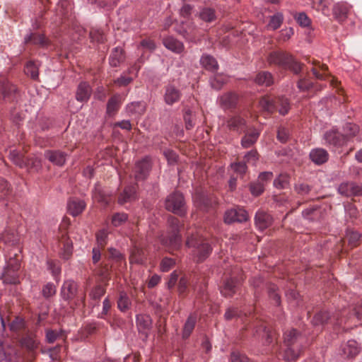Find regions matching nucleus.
<instances>
[{
    "label": "nucleus",
    "mask_w": 362,
    "mask_h": 362,
    "mask_svg": "<svg viewBox=\"0 0 362 362\" xmlns=\"http://www.w3.org/2000/svg\"><path fill=\"white\" fill-rule=\"evenodd\" d=\"M25 327V322L21 317H16L9 325L10 329L17 332Z\"/></svg>",
    "instance_id": "obj_60"
},
{
    "label": "nucleus",
    "mask_w": 362,
    "mask_h": 362,
    "mask_svg": "<svg viewBox=\"0 0 362 362\" xmlns=\"http://www.w3.org/2000/svg\"><path fill=\"white\" fill-rule=\"evenodd\" d=\"M136 187L134 185L126 187L120 194L118 203L121 205L132 202L135 198Z\"/></svg>",
    "instance_id": "obj_28"
},
{
    "label": "nucleus",
    "mask_w": 362,
    "mask_h": 362,
    "mask_svg": "<svg viewBox=\"0 0 362 362\" xmlns=\"http://www.w3.org/2000/svg\"><path fill=\"white\" fill-rule=\"evenodd\" d=\"M329 313L327 311H321L315 315L313 319L314 325H322L330 320Z\"/></svg>",
    "instance_id": "obj_46"
},
{
    "label": "nucleus",
    "mask_w": 362,
    "mask_h": 362,
    "mask_svg": "<svg viewBox=\"0 0 362 362\" xmlns=\"http://www.w3.org/2000/svg\"><path fill=\"white\" fill-rule=\"evenodd\" d=\"M303 337L296 329H293L284 333L285 349L281 354L285 361L296 360L301 352Z\"/></svg>",
    "instance_id": "obj_1"
},
{
    "label": "nucleus",
    "mask_w": 362,
    "mask_h": 362,
    "mask_svg": "<svg viewBox=\"0 0 362 362\" xmlns=\"http://www.w3.org/2000/svg\"><path fill=\"white\" fill-rule=\"evenodd\" d=\"M119 108L118 98L116 96L111 98L107 104V113L109 115L115 114V112Z\"/></svg>",
    "instance_id": "obj_56"
},
{
    "label": "nucleus",
    "mask_w": 362,
    "mask_h": 362,
    "mask_svg": "<svg viewBox=\"0 0 362 362\" xmlns=\"http://www.w3.org/2000/svg\"><path fill=\"white\" fill-rule=\"evenodd\" d=\"M73 252V245L71 242L66 240L63 245L62 251L60 253V256L64 259H69Z\"/></svg>",
    "instance_id": "obj_55"
},
{
    "label": "nucleus",
    "mask_w": 362,
    "mask_h": 362,
    "mask_svg": "<svg viewBox=\"0 0 362 362\" xmlns=\"http://www.w3.org/2000/svg\"><path fill=\"white\" fill-rule=\"evenodd\" d=\"M77 293V284L73 280L65 281L61 288V296L64 300L74 298Z\"/></svg>",
    "instance_id": "obj_14"
},
{
    "label": "nucleus",
    "mask_w": 362,
    "mask_h": 362,
    "mask_svg": "<svg viewBox=\"0 0 362 362\" xmlns=\"http://www.w3.org/2000/svg\"><path fill=\"white\" fill-rule=\"evenodd\" d=\"M283 21L284 15L280 12H277L270 17L267 27L272 30H275L281 27Z\"/></svg>",
    "instance_id": "obj_39"
},
{
    "label": "nucleus",
    "mask_w": 362,
    "mask_h": 362,
    "mask_svg": "<svg viewBox=\"0 0 362 362\" xmlns=\"http://www.w3.org/2000/svg\"><path fill=\"white\" fill-rule=\"evenodd\" d=\"M169 231L167 235H161V243L168 247L170 250H177L181 247L182 238L179 233L180 221L174 217L170 216L168 219Z\"/></svg>",
    "instance_id": "obj_4"
},
{
    "label": "nucleus",
    "mask_w": 362,
    "mask_h": 362,
    "mask_svg": "<svg viewBox=\"0 0 362 362\" xmlns=\"http://www.w3.org/2000/svg\"><path fill=\"white\" fill-rule=\"evenodd\" d=\"M47 268L51 272L54 279H57L61 273V267L59 263L54 260L47 262Z\"/></svg>",
    "instance_id": "obj_51"
},
{
    "label": "nucleus",
    "mask_w": 362,
    "mask_h": 362,
    "mask_svg": "<svg viewBox=\"0 0 362 362\" xmlns=\"http://www.w3.org/2000/svg\"><path fill=\"white\" fill-rule=\"evenodd\" d=\"M255 81L259 85L269 86L273 83V78L271 73L268 71H262L257 75Z\"/></svg>",
    "instance_id": "obj_38"
},
{
    "label": "nucleus",
    "mask_w": 362,
    "mask_h": 362,
    "mask_svg": "<svg viewBox=\"0 0 362 362\" xmlns=\"http://www.w3.org/2000/svg\"><path fill=\"white\" fill-rule=\"evenodd\" d=\"M289 131L284 127H280L277 132V139L281 143H286L289 138Z\"/></svg>",
    "instance_id": "obj_62"
},
{
    "label": "nucleus",
    "mask_w": 362,
    "mask_h": 362,
    "mask_svg": "<svg viewBox=\"0 0 362 362\" xmlns=\"http://www.w3.org/2000/svg\"><path fill=\"white\" fill-rule=\"evenodd\" d=\"M0 83L4 100L6 101L16 100L18 95L16 87L6 79L0 80Z\"/></svg>",
    "instance_id": "obj_12"
},
{
    "label": "nucleus",
    "mask_w": 362,
    "mask_h": 362,
    "mask_svg": "<svg viewBox=\"0 0 362 362\" xmlns=\"http://www.w3.org/2000/svg\"><path fill=\"white\" fill-rule=\"evenodd\" d=\"M226 127L230 131L241 134L245 132L246 121L239 115L233 116L226 121Z\"/></svg>",
    "instance_id": "obj_13"
},
{
    "label": "nucleus",
    "mask_w": 362,
    "mask_h": 362,
    "mask_svg": "<svg viewBox=\"0 0 362 362\" xmlns=\"http://www.w3.org/2000/svg\"><path fill=\"white\" fill-rule=\"evenodd\" d=\"M361 237V235L358 231L352 230H348L346 231V238L348 240L349 244L351 246H356Z\"/></svg>",
    "instance_id": "obj_52"
},
{
    "label": "nucleus",
    "mask_w": 362,
    "mask_h": 362,
    "mask_svg": "<svg viewBox=\"0 0 362 362\" xmlns=\"http://www.w3.org/2000/svg\"><path fill=\"white\" fill-rule=\"evenodd\" d=\"M277 286L274 284H272L268 288L269 296L272 300H273L274 303L279 306L280 305V296L277 292Z\"/></svg>",
    "instance_id": "obj_50"
},
{
    "label": "nucleus",
    "mask_w": 362,
    "mask_h": 362,
    "mask_svg": "<svg viewBox=\"0 0 362 362\" xmlns=\"http://www.w3.org/2000/svg\"><path fill=\"white\" fill-rule=\"evenodd\" d=\"M200 63L203 67L210 71H216L218 65L214 57L209 54H203L200 59Z\"/></svg>",
    "instance_id": "obj_31"
},
{
    "label": "nucleus",
    "mask_w": 362,
    "mask_h": 362,
    "mask_svg": "<svg viewBox=\"0 0 362 362\" xmlns=\"http://www.w3.org/2000/svg\"><path fill=\"white\" fill-rule=\"evenodd\" d=\"M24 71L26 75L30 76L33 79L36 80L38 78V66L33 62H29L26 64Z\"/></svg>",
    "instance_id": "obj_43"
},
{
    "label": "nucleus",
    "mask_w": 362,
    "mask_h": 362,
    "mask_svg": "<svg viewBox=\"0 0 362 362\" xmlns=\"http://www.w3.org/2000/svg\"><path fill=\"white\" fill-rule=\"evenodd\" d=\"M230 362H248V358L238 351L231 353Z\"/></svg>",
    "instance_id": "obj_63"
},
{
    "label": "nucleus",
    "mask_w": 362,
    "mask_h": 362,
    "mask_svg": "<svg viewBox=\"0 0 362 362\" xmlns=\"http://www.w3.org/2000/svg\"><path fill=\"white\" fill-rule=\"evenodd\" d=\"M123 59H124V57H123L122 49H121L119 47H115L112 50V52L110 56L109 62H110V66H112L113 67H117L119 65L121 62L123 61Z\"/></svg>",
    "instance_id": "obj_34"
},
{
    "label": "nucleus",
    "mask_w": 362,
    "mask_h": 362,
    "mask_svg": "<svg viewBox=\"0 0 362 362\" xmlns=\"http://www.w3.org/2000/svg\"><path fill=\"white\" fill-rule=\"evenodd\" d=\"M25 43H32L34 45H39L42 47L47 45V40L43 35L30 33L28 34L24 38Z\"/></svg>",
    "instance_id": "obj_33"
},
{
    "label": "nucleus",
    "mask_w": 362,
    "mask_h": 362,
    "mask_svg": "<svg viewBox=\"0 0 362 362\" xmlns=\"http://www.w3.org/2000/svg\"><path fill=\"white\" fill-rule=\"evenodd\" d=\"M248 219L247 212L243 208H234L226 211L224 221L226 223L245 222Z\"/></svg>",
    "instance_id": "obj_8"
},
{
    "label": "nucleus",
    "mask_w": 362,
    "mask_h": 362,
    "mask_svg": "<svg viewBox=\"0 0 362 362\" xmlns=\"http://www.w3.org/2000/svg\"><path fill=\"white\" fill-rule=\"evenodd\" d=\"M245 163H248L252 165H256L259 160V154L257 150L253 149L248 151L244 156Z\"/></svg>",
    "instance_id": "obj_58"
},
{
    "label": "nucleus",
    "mask_w": 362,
    "mask_h": 362,
    "mask_svg": "<svg viewBox=\"0 0 362 362\" xmlns=\"http://www.w3.org/2000/svg\"><path fill=\"white\" fill-rule=\"evenodd\" d=\"M0 362H18L16 353L6 352L0 344Z\"/></svg>",
    "instance_id": "obj_44"
},
{
    "label": "nucleus",
    "mask_w": 362,
    "mask_h": 362,
    "mask_svg": "<svg viewBox=\"0 0 362 362\" xmlns=\"http://www.w3.org/2000/svg\"><path fill=\"white\" fill-rule=\"evenodd\" d=\"M42 296L45 298H49L56 293V287L52 283H47L44 286L42 291Z\"/></svg>",
    "instance_id": "obj_61"
},
{
    "label": "nucleus",
    "mask_w": 362,
    "mask_h": 362,
    "mask_svg": "<svg viewBox=\"0 0 362 362\" xmlns=\"http://www.w3.org/2000/svg\"><path fill=\"white\" fill-rule=\"evenodd\" d=\"M267 61L270 64H275L285 69L290 70L295 74H298L302 69V64L297 62L292 55L281 51L272 52Z\"/></svg>",
    "instance_id": "obj_3"
},
{
    "label": "nucleus",
    "mask_w": 362,
    "mask_h": 362,
    "mask_svg": "<svg viewBox=\"0 0 362 362\" xmlns=\"http://www.w3.org/2000/svg\"><path fill=\"white\" fill-rule=\"evenodd\" d=\"M92 198L102 205L107 206L110 200L109 194L103 189L99 183L95 185L92 192Z\"/></svg>",
    "instance_id": "obj_19"
},
{
    "label": "nucleus",
    "mask_w": 362,
    "mask_h": 362,
    "mask_svg": "<svg viewBox=\"0 0 362 362\" xmlns=\"http://www.w3.org/2000/svg\"><path fill=\"white\" fill-rule=\"evenodd\" d=\"M163 45L167 49L175 53H181L184 49L182 42L173 37H165L163 39Z\"/></svg>",
    "instance_id": "obj_27"
},
{
    "label": "nucleus",
    "mask_w": 362,
    "mask_h": 362,
    "mask_svg": "<svg viewBox=\"0 0 362 362\" xmlns=\"http://www.w3.org/2000/svg\"><path fill=\"white\" fill-rule=\"evenodd\" d=\"M233 170L240 175H244L247 169V165L245 162H238L235 163L231 165Z\"/></svg>",
    "instance_id": "obj_64"
},
{
    "label": "nucleus",
    "mask_w": 362,
    "mask_h": 362,
    "mask_svg": "<svg viewBox=\"0 0 362 362\" xmlns=\"http://www.w3.org/2000/svg\"><path fill=\"white\" fill-rule=\"evenodd\" d=\"M175 264V260L170 257H164L160 264L161 272H167Z\"/></svg>",
    "instance_id": "obj_57"
},
{
    "label": "nucleus",
    "mask_w": 362,
    "mask_h": 362,
    "mask_svg": "<svg viewBox=\"0 0 362 362\" xmlns=\"http://www.w3.org/2000/svg\"><path fill=\"white\" fill-rule=\"evenodd\" d=\"M21 343L23 347L33 351L37 348L39 341L34 334H29L21 339Z\"/></svg>",
    "instance_id": "obj_32"
},
{
    "label": "nucleus",
    "mask_w": 362,
    "mask_h": 362,
    "mask_svg": "<svg viewBox=\"0 0 362 362\" xmlns=\"http://www.w3.org/2000/svg\"><path fill=\"white\" fill-rule=\"evenodd\" d=\"M259 106L262 111L272 114L276 110V98L274 100L269 95H264L260 98Z\"/></svg>",
    "instance_id": "obj_24"
},
{
    "label": "nucleus",
    "mask_w": 362,
    "mask_h": 362,
    "mask_svg": "<svg viewBox=\"0 0 362 362\" xmlns=\"http://www.w3.org/2000/svg\"><path fill=\"white\" fill-rule=\"evenodd\" d=\"M105 289L101 286L98 285L94 287L90 292L89 296L92 300H98L105 294Z\"/></svg>",
    "instance_id": "obj_54"
},
{
    "label": "nucleus",
    "mask_w": 362,
    "mask_h": 362,
    "mask_svg": "<svg viewBox=\"0 0 362 362\" xmlns=\"http://www.w3.org/2000/svg\"><path fill=\"white\" fill-rule=\"evenodd\" d=\"M21 264L18 259L10 258L1 274L0 279L4 284H17L20 282L18 271Z\"/></svg>",
    "instance_id": "obj_5"
},
{
    "label": "nucleus",
    "mask_w": 362,
    "mask_h": 362,
    "mask_svg": "<svg viewBox=\"0 0 362 362\" xmlns=\"http://www.w3.org/2000/svg\"><path fill=\"white\" fill-rule=\"evenodd\" d=\"M130 300L127 295L124 292H121L119 298L117 300V307L119 310L124 312L129 308Z\"/></svg>",
    "instance_id": "obj_45"
},
{
    "label": "nucleus",
    "mask_w": 362,
    "mask_h": 362,
    "mask_svg": "<svg viewBox=\"0 0 362 362\" xmlns=\"http://www.w3.org/2000/svg\"><path fill=\"white\" fill-rule=\"evenodd\" d=\"M86 206L83 200L76 198L70 199L67 203L68 212L73 216H76L81 214Z\"/></svg>",
    "instance_id": "obj_21"
},
{
    "label": "nucleus",
    "mask_w": 362,
    "mask_h": 362,
    "mask_svg": "<svg viewBox=\"0 0 362 362\" xmlns=\"http://www.w3.org/2000/svg\"><path fill=\"white\" fill-rule=\"evenodd\" d=\"M197 322V316L194 314H191L187 321L185 323L183 327V338H188L193 331Z\"/></svg>",
    "instance_id": "obj_35"
},
{
    "label": "nucleus",
    "mask_w": 362,
    "mask_h": 362,
    "mask_svg": "<svg viewBox=\"0 0 362 362\" xmlns=\"http://www.w3.org/2000/svg\"><path fill=\"white\" fill-rule=\"evenodd\" d=\"M180 90L173 85H168L165 89L164 100L168 105L178 102L181 98Z\"/></svg>",
    "instance_id": "obj_15"
},
{
    "label": "nucleus",
    "mask_w": 362,
    "mask_h": 362,
    "mask_svg": "<svg viewBox=\"0 0 362 362\" xmlns=\"http://www.w3.org/2000/svg\"><path fill=\"white\" fill-rule=\"evenodd\" d=\"M136 324L140 328L148 329L151 326V320L148 315H136Z\"/></svg>",
    "instance_id": "obj_53"
},
{
    "label": "nucleus",
    "mask_w": 362,
    "mask_h": 362,
    "mask_svg": "<svg viewBox=\"0 0 362 362\" xmlns=\"http://www.w3.org/2000/svg\"><path fill=\"white\" fill-rule=\"evenodd\" d=\"M192 198L194 204L202 210H206L210 205L209 198L203 193H196Z\"/></svg>",
    "instance_id": "obj_36"
},
{
    "label": "nucleus",
    "mask_w": 362,
    "mask_h": 362,
    "mask_svg": "<svg viewBox=\"0 0 362 362\" xmlns=\"http://www.w3.org/2000/svg\"><path fill=\"white\" fill-rule=\"evenodd\" d=\"M91 92L92 90L89 84L86 82H81L78 86L76 99L80 102H86L89 99Z\"/></svg>",
    "instance_id": "obj_25"
},
{
    "label": "nucleus",
    "mask_w": 362,
    "mask_h": 362,
    "mask_svg": "<svg viewBox=\"0 0 362 362\" xmlns=\"http://www.w3.org/2000/svg\"><path fill=\"white\" fill-rule=\"evenodd\" d=\"M240 279L236 276H230L226 279L221 288V293L225 297H230L236 293Z\"/></svg>",
    "instance_id": "obj_11"
},
{
    "label": "nucleus",
    "mask_w": 362,
    "mask_h": 362,
    "mask_svg": "<svg viewBox=\"0 0 362 362\" xmlns=\"http://www.w3.org/2000/svg\"><path fill=\"white\" fill-rule=\"evenodd\" d=\"M264 183L259 182L257 180L250 185V190L252 195L259 196L264 191Z\"/></svg>",
    "instance_id": "obj_49"
},
{
    "label": "nucleus",
    "mask_w": 362,
    "mask_h": 362,
    "mask_svg": "<svg viewBox=\"0 0 362 362\" xmlns=\"http://www.w3.org/2000/svg\"><path fill=\"white\" fill-rule=\"evenodd\" d=\"M126 112L129 116H139L144 113L145 106L142 102H133L126 107Z\"/></svg>",
    "instance_id": "obj_29"
},
{
    "label": "nucleus",
    "mask_w": 362,
    "mask_h": 362,
    "mask_svg": "<svg viewBox=\"0 0 362 362\" xmlns=\"http://www.w3.org/2000/svg\"><path fill=\"white\" fill-rule=\"evenodd\" d=\"M221 107L224 110L234 108L238 101V96L233 92L226 93L218 98Z\"/></svg>",
    "instance_id": "obj_16"
},
{
    "label": "nucleus",
    "mask_w": 362,
    "mask_h": 362,
    "mask_svg": "<svg viewBox=\"0 0 362 362\" xmlns=\"http://www.w3.org/2000/svg\"><path fill=\"white\" fill-rule=\"evenodd\" d=\"M211 86L215 90H219L228 81V76L224 74H216L210 78Z\"/></svg>",
    "instance_id": "obj_37"
},
{
    "label": "nucleus",
    "mask_w": 362,
    "mask_h": 362,
    "mask_svg": "<svg viewBox=\"0 0 362 362\" xmlns=\"http://www.w3.org/2000/svg\"><path fill=\"white\" fill-rule=\"evenodd\" d=\"M45 157L53 164L62 166L66 162V154L61 151L47 150L45 152Z\"/></svg>",
    "instance_id": "obj_22"
},
{
    "label": "nucleus",
    "mask_w": 362,
    "mask_h": 362,
    "mask_svg": "<svg viewBox=\"0 0 362 362\" xmlns=\"http://www.w3.org/2000/svg\"><path fill=\"white\" fill-rule=\"evenodd\" d=\"M128 219V215L125 213H115L112 217V224L115 227H119L124 224Z\"/></svg>",
    "instance_id": "obj_48"
},
{
    "label": "nucleus",
    "mask_w": 362,
    "mask_h": 362,
    "mask_svg": "<svg viewBox=\"0 0 362 362\" xmlns=\"http://www.w3.org/2000/svg\"><path fill=\"white\" fill-rule=\"evenodd\" d=\"M9 158L15 165L20 168L26 167L29 164L28 158L16 150L10 151Z\"/></svg>",
    "instance_id": "obj_30"
},
{
    "label": "nucleus",
    "mask_w": 362,
    "mask_h": 362,
    "mask_svg": "<svg viewBox=\"0 0 362 362\" xmlns=\"http://www.w3.org/2000/svg\"><path fill=\"white\" fill-rule=\"evenodd\" d=\"M309 157L315 164L320 165L328 160L329 153L322 148H316L310 151Z\"/></svg>",
    "instance_id": "obj_20"
},
{
    "label": "nucleus",
    "mask_w": 362,
    "mask_h": 362,
    "mask_svg": "<svg viewBox=\"0 0 362 362\" xmlns=\"http://www.w3.org/2000/svg\"><path fill=\"white\" fill-rule=\"evenodd\" d=\"M350 8L351 6L346 3H337L334 5L333 14L338 21H343L346 18Z\"/></svg>",
    "instance_id": "obj_26"
},
{
    "label": "nucleus",
    "mask_w": 362,
    "mask_h": 362,
    "mask_svg": "<svg viewBox=\"0 0 362 362\" xmlns=\"http://www.w3.org/2000/svg\"><path fill=\"white\" fill-rule=\"evenodd\" d=\"M199 18L205 22H212L216 18V12L211 8L204 7L199 12Z\"/></svg>",
    "instance_id": "obj_41"
},
{
    "label": "nucleus",
    "mask_w": 362,
    "mask_h": 362,
    "mask_svg": "<svg viewBox=\"0 0 362 362\" xmlns=\"http://www.w3.org/2000/svg\"><path fill=\"white\" fill-rule=\"evenodd\" d=\"M360 347L355 340H349L341 346V354L345 358H354L360 352Z\"/></svg>",
    "instance_id": "obj_23"
},
{
    "label": "nucleus",
    "mask_w": 362,
    "mask_h": 362,
    "mask_svg": "<svg viewBox=\"0 0 362 362\" xmlns=\"http://www.w3.org/2000/svg\"><path fill=\"white\" fill-rule=\"evenodd\" d=\"M165 208L168 211H172L178 215L185 214V200L182 194L174 192L170 194L165 200Z\"/></svg>",
    "instance_id": "obj_6"
},
{
    "label": "nucleus",
    "mask_w": 362,
    "mask_h": 362,
    "mask_svg": "<svg viewBox=\"0 0 362 362\" xmlns=\"http://www.w3.org/2000/svg\"><path fill=\"white\" fill-rule=\"evenodd\" d=\"M260 135V131L255 127H252L241 139V146L244 148H247L254 145Z\"/></svg>",
    "instance_id": "obj_18"
},
{
    "label": "nucleus",
    "mask_w": 362,
    "mask_h": 362,
    "mask_svg": "<svg viewBox=\"0 0 362 362\" xmlns=\"http://www.w3.org/2000/svg\"><path fill=\"white\" fill-rule=\"evenodd\" d=\"M155 49H156V45H155V43H154V42L153 40H149V39L143 40L140 42V45L138 46V49L139 50L141 49L142 52H143L142 55L141 56V57L138 60L139 63H142L144 62L143 56H144L145 50H147V51H149V52H151Z\"/></svg>",
    "instance_id": "obj_40"
},
{
    "label": "nucleus",
    "mask_w": 362,
    "mask_h": 362,
    "mask_svg": "<svg viewBox=\"0 0 362 362\" xmlns=\"http://www.w3.org/2000/svg\"><path fill=\"white\" fill-rule=\"evenodd\" d=\"M255 221L257 228L260 230H264L272 225L273 218L270 214L264 211H258L256 213Z\"/></svg>",
    "instance_id": "obj_17"
},
{
    "label": "nucleus",
    "mask_w": 362,
    "mask_h": 362,
    "mask_svg": "<svg viewBox=\"0 0 362 362\" xmlns=\"http://www.w3.org/2000/svg\"><path fill=\"white\" fill-rule=\"evenodd\" d=\"M186 246L191 249V255L197 262H202L206 259L212 250L207 240L199 235H192L188 237Z\"/></svg>",
    "instance_id": "obj_2"
},
{
    "label": "nucleus",
    "mask_w": 362,
    "mask_h": 362,
    "mask_svg": "<svg viewBox=\"0 0 362 362\" xmlns=\"http://www.w3.org/2000/svg\"><path fill=\"white\" fill-rule=\"evenodd\" d=\"M150 158L146 157L138 161L135 165L134 177L136 180H143L146 178L151 170Z\"/></svg>",
    "instance_id": "obj_9"
},
{
    "label": "nucleus",
    "mask_w": 362,
    "mask_h": 362,
    "mask_svg": "<svg viewBox=\"0 0 362 362\" xmlns=\"http://www.w3.org/2000/svg\"><path fill=\"white\" fill-rule=\"evenodd\" d=\"M294 31L292 28L282 29L277 37L278 41L286 42L293 35Z\"/></svg>",
    "instance_id": "obj_59"
},
{
    "label": "nucleus",
    "mask_w": 362,
    "mask_h": 362,
    "mask_svg": "<svg viewBox=\"0 0 362 362\" xmlns=\"http://www.w3.org/2000/svg\"><path fill=\"white\" fill-rule=\"evenodd\" d=\"M323 139L327 146L335 148L342 146L347 141L346 136L340 134L336 129L327 131L324 134Z\"/></svg>",
    "instance_id": "obj_7"
},
{
    "label": "nucleus",
    "mask_w": 362,
    "mask_h": 362,
    "mask_svg": "<svg viewBox=\"0 0 362 362\" xmlns=\"http://www.w3.org/2000/svg\"><path fill=\"white\" fill-rule=\"evenodd\" d=\"M279 107L278 112L281 115H286L290 110V103L288 98L280 96L276 98V107Z\"/></svg>",
    "instance_id": "obj_42"
},
{
    "label": "nucleus",
    "mask_w": 362,
    "mask_h": 362,
    "mask_svg": "<svg viewBox=\"0 0 362 362\" xmlns=\"http://www.w3.org/2000/svg\"><path fill=\"white\" fill-rule=\"evenodd\" d=\"M338 192L346 197L359 196L362 194V185L354 182H342L338 187Z\"/></svg>",
    "instance_id": "obj_10"
},
{
    "label": "nucleus",
    "mask_w": 362,
    "mask_h": 362,
    "mask_svg": "<svg viewBox=\"0 0 362 362\" xmlns=\"http://www.w3.org/2000/svg\"><path fill=\"white\" fill-rule=\"evenodd\" d=\"M289 185V177L286 174H281L274 180V185L278 189L286 188Z\"/></svg>",
    "instance_id": "obj_47"
}]
</instances>
